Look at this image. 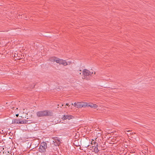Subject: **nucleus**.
Segmentation results:
<instances>
[{
	"mask_svg": "<svg viewBox=\"0 0 155 155\" xmlns=\"http://www.w3.org/2000/svg\"><path fill=\"white\" fill-rule=\"evenodd\" d=\"M37 116L38 117H43L47 116H51L52 113L48 110H43L38 111L36 113Z\"/></svg>",
	"mask_w": 155,
	"mask_h": 155,
	"instance_id": "obj_1",
	"label": "nucleus"
},
{
	"mask_svg": "<svg viewBox=\"0 0 155 155\" xmlns=\"http://www.w3.org/2000/svg\"><path fill=\"white\" fill-rule=\"evenodd\" d=\"M86 102H77L74 103V104L72 103V105H73L75 107L79 108L82 107H86Z\"/></svg>",
	"mask_w": 155,
	"mask_h": 155,
	"instance_id": "obj_2",
	"label": "nucleus"
},
{
	"mask_svg": "<svg viewBox=\"0 0 155 155\" xmlns=\"http://www.w3.org/2000/svg\"><path fill=\"white\" fill-rule=\"evenodd\" d=\"M93 74V72H91L88 70L84 69L83 71V78L88 80V78L87 76H91Z\"/></svg>",
	"mask_w": 155,
	"mask_h": 155,
	"instance_id": "obj_3",
	"label": "nucleus"
},
{
	"mask_svg": "<svg viewBox=\"0 0 155 155\" xmlns=\"http://www.w3.org/2000/svg\"><path fill=\"white\" fill-rule=\"evenodd\" d=\"M47 148V143L45 142H43L40 144L39 149V151L41 153L44 152L46 151V149Z\"/></svg>",
	"mask_w": 155,
	"mask_h": 155,
	"instance_id": "obj_4",
	"label": "nucleus"
},
{
	"mask_svg": "<svg viewBox=\"0 0 155 155\" xmlns=\"http://www.w3.org/2000/svg\"><path fill=\"white\" fill-rule=\"evenodd\" d=\"M62 59L54 57L50 58L49 60L53 62H56V63L61 64Z\"/></svg>",
	"mask_w": 155,
	"mask_h": 155,
	"instance_id": "obj_5",
	"label": "nucleus"
},
{
	"mask_svg": "<svg viewBox=\"0 0 155 155\" xmlns=\"http://www.w3.org/2000/svg\"><path fill=\"white\" fill-rule=\"evenodd\" d=\"M54 140L53 142L54 143V144L56 146H59L60 143H61L60 139L57 137H55L53 138Z\"/></svg>",
	"mask_w": 155,
	"mask_h": 155,
	"instance_id": "obj_6",
	"label": "nucleus"
},
{
	"mask_svg": "<svg viewBox=\"0 0 155 155\" xmlns=\"http://www.w3.org/2000/svg\"><path fill=\"white\" fill-rule=\"evenodd\" d=\"M86 107H90L91 108H94V109L97 108L98 106L95 104H94L92 103H87L86 102Z\"/></svg>",
	"mask_w": 155,
	"mask_h": 155,
	"instance_id": "obj_7",
	"label": "nucleus"
},
{
	"mask_svg": "<svg viewBox=\"0 0 155 155\" xmlns=\"http://www.w3.org/2000/svg\"><path fill=\"white\" fill-rule=\"evenodd\" d=\"M74 118V117L73 116L70 115H64L62 118V119L64 120L67 119L70 120Z\"/></svg>",
	"mask_w": 155,
	"mask_h": 155,
	"instance_id": "obj_8",
	"label": "nucleus"
},
{
	"mask_svg": "<svg viewBox=\"0 0 155 155\" xmlns=\"http://www.w3.org/2000/svg\"><path fill=\"white\" fill-rule=\"evenodd\" d=\"M97 138H96L95 139V141L93 140L91 142L92 144H94V146L96 147V148L98 146V144L96 142L97 141Z\"/></svg>",
	"mask_w": 155,
	"mask_h": 155,
	"instance_id": "obj_9",
	"label": "nucleus"
},
{
	"mask_svg": "<svg viewBox=\"0 0 155 155\" xmlns=\"http://www.w3.org/2000/svg\"><path fill=\"white\" fill-rule=\"evenodd\" d=\"M20 123L19 119H14L12 120V124H18Z\"/></svg>",
	"mask_w": 155,
	"mask_h": 155,
	"instance_id": "obj_10",
	"label": "nucleus"
},
{
	"mask_svg": "<svg viewBox=\"0 0 155 155\" xmlns=\"http://www.w3.org/2000/svg\"><path fill=\"white\" fill-rule=\"evenodd\" d=\"M61 64H62L64 66H66L68 65V64L65 60L62 59Z\"/></svg>",
	"mask_w": 155,
	"mask_h": 155,
	"instance_id": "obj_11",
	"label": "nucleus"
},
{
	"mask_svg": "<svg viewBox=\"0 0 155 155\" xmlns=\"http://www.w3.org/2000/svg\"><path fill=\"white\" fill-rule=\"evenodd\" d=\"M28 122V120H26L20 121V123L19 124H26Z\"/></svg>",
	"mask_w": 155,
	"mask_h": 155,
	"instance_id": "obj_12",
	"label": "nucleus"
},
{
	"mask_svg": "<svg viewBox=\"0 0 155 155\" xmlns=\"http://www.w3.org/2000/svg\"><path fill=\"white\" fill-rule=\"evenodd\" d=\"M4 148L2 147H0V153H1V152H4L3 151Z\"/></svg>",
	"mask_w": 155,
	"mask_h": 155,
	"instance_id": "obj_13",
	"label": "nucleus"
},
{
	"mask_svg": "<svg viewBox=\"0 0 155 155\" xmlns=\"http://www.w3.org/2000/svg\"><path fill=\"white\" fill-rule=\"evenodd\" d=\"M5 153H4V152H1V153H0V155H5Z\"/></svg>",
	"mask_w": 155,
	"mask_h": 155,
	"instance_id": "obj_14",
	"label": "nucleus"
},
{
	"mask_svg": "<svg viewBox=\"0 0 155 155\" xmlns=\"http://www.w3.org/2000/svg\"><path fill=\"white\" fill-rule=\"evenodd\" d=\"M16 117H18V114H16Z\"/></svg>",
	"mask_w": 155,
	"mask_h": 155,
	"instance_id": "obj_15",
	"label": "nucleus"
},
{
	"mask_svg": "<svg viewBox=\"0 0 155 155\" xmlns=\"http://www.w3.org/2000/svg\"><path fill=\"white\" fill-rule=\"evenodd\" d=\"M66 105H67V106H68L69 105V104L68 103H66Z\"/></svg>",
	"mask_w": 155,
	"mask_h": 155,
	"instance_id": "obj_16",
	"label": "nucleus"
},
{
	"mask_svg": "<svg viewBox=\"0 0 155 155\" xmlns=\"http://www.w3.org/2000/svg\"><path fill=\"white\" fill-rule=\"evenodd\" d=\"M12 109H14V107H12Z\"/></svg>",
	"mask_w": 155,
	"mask_h": 155,
	"instance_id": "obj_17",
	"label": "nucleus"
},
{
	"mask_svg": "<svg viewBox=\"0 0 155 155\" xmlns=\"http://www.w3.org/2000/svg\"><path fill=\"white\" fill-rule=\"evenodd\" d=\"M130 130H128L127 131V132H130Z\"/></svg>",
	"mask_w": 155,
	"mask_h": 155,
	"instance_id": "obj_18",
	"label": "nucleus"
},
{
	"mask_svg": "<svg viewBox=\"0 0 155 155\" xmlns=\"http://www.w3.org/2000/svg\"><path fill=\"white\" fill-rule=\"evenodd\" d=\"M89 146V145H87V147H88Z\"/></svg>",
	"mask_w": 155,
	"mask_h": 155,
	"instance_id": "obj_19",
	"label": "nucleus"
},
{
	"mask_svg": "<svg viewBox=\"0 0 155 155\" xmlns=\"http://www.w3.org/2000/svg\"><path fill=\"white\" fill-rule=\"evenodd\" d=\"M79 74H81V73H79Z\"/></svg>",
	"mask_w": 155,
	"mask_h": 155,
	"instance_id": "obj_20",
	"label": "nucleus"
},
{
	"mask_svg": "<svg viewBox=\"0 0 155 155\" xmlns=\"http://www.w3.org/2000/svg\"><path fill=\"white\" fill-rule=\"evenodd\" d=\"M132 134H133V133H132Z\"/></svg>",
	"mask_w": 155,
	"mask_h": 155,
	"instance_id": "obj_21",
	"label": "nucleus"
}]
</instances>
